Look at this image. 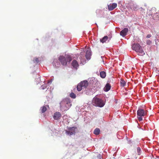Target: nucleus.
Segmentation results:
<instances>
[{"mask_svg":"<svg viewBox=\"0 0 159 159\" xmlns=\"http://www.w3.org/2000/svg\"><path fill=\"white\" fill-rule=\"evenodd\" d=\"M60 105L61 108L64 111L67 110L71 105L70 100L68 98L63 99L60 103Z\"/></svg>","mask_w":159,"mask_h":159,"instance_id":"f257e3e1","label":"nucleus"},{"mask_svg":"<svg viewBox=\"0 0 159 159\" xmlns=\"http://www.w3.org/2000/svg\"><path fill=\"white\" fill-rule=\"evenodd\" d=\"M41 111L42 113H44L45 112L47 109L46 107L43 106L41 108Z\"/></svg>","mask_w":159,"mask_h":159,"instance_id":"6ab92c4d","label":"nucleus"},{"mask_svg":"<svg viewBox=\"0 0 159 159\" xmlns=\"http://www.w3.org/2000/svg\"><path fill=\"white\" fill-rule=\"evenodd\" d=\"M151 36V35L150 34H148L147 36V38H149Z\"/></svg>","mask_w":159,"mask_h":159,"instance_id":"393cba45","label":"nucleus"},{"mask_svg":"<svg viewBox=\"0 0 159 159\" xmlns=\"http://www.w3.org/2000/svg\"><path fill=\"white\" fill-rule=\"evenodd\" d=\"M91 56V53L90 51L89 50H87L85 54L86 58L88 60L90 58Z\"/></svg>","mask_w":159,"mask_h":159,"instance_id":"ddd939ff","label":"nucleus"},{"mask_svg":"<svg viewBox=\"0 0 159 159\" xmlns=\"http://www.w3.org/2000/svg\"><path fill=\"white\" fill-rule=\"evenodd\" d=\"M100 76L102 78H104L106 76V73L104 71H102L100 72Z\"/></svg>","mask_w":159,"mask_h":159,"instance_id":"dca6fc26","label":"nucleus"},{"mask_svg":"<svg viewBox=\"0 0 159 159\" xmlns=\"http://www.w3.org/2000/svg\"><path fill=\"white\" fill-rule=\"evenodd\" d=\"M132 49L138 53L139 55L143 56L145 53L141 46L139 43H134L132 46Z\"/></svg>","mask_w":159,"mask_h":159,"instance_id":"f03ea898","label":"nucleus"},{"mask_svg":"<svg viewBox=\"0 0 159 159\" xmlns=\"http://www.w3.org/2000/svg\"><path fill=\"white\" fill-rule=\"evenodd\" d=\"M75 129L76 127H69L68 129V130L66 131V133L67 134L69 135L75 134Z\"/></svg>","mask_w":159,"mask_h":159,"instance_id":"423d86ee","label":"nucleus"},{"mask_svg":"<svg viewBox=\"0 0 159 159\" xmlns=\"http://www.w3.org/2000/svg\"><path fill=\"white\" fill-rule=\"evenodd\" d=\"M93 105L99 107H102L104 103L103 101L100 98H94L93 100Z\"/></svg>","mask_w":159,"mask_h":159,"instance_id":"20e7f679","label":"nucleus"},{"mask_svg":"<svg viewBox=\"0 0 159 159\" xmlns=\"http://www.w3.org/2000/svg\"><path fill=\"white\" fill-rule=\"evenodd\" d=\"M70 97L73 98H76V95L74 93H71L70 94Z\"/></svg>","mask_w":159,"mask_h":159,"instance_id":"aec40b11","label":"nucleus"},{"mask_svg":"<svg viewBox=\"0 0 159 159\" xmlns=\"http://www.w3.org/2000/svg\"><path fill=\"white\" fill-rule=\"evenodd\" d=\"M47 88V86L46 85H42L40 87V89H46Z\"/></svg>","mask_w":159,"mask_h":159,"instance_id":"4be33fe9","label":"nucleus"},{"mask_svg":"<svg viewBox=\"0 0 159 159\" xmlns=\"http://www.w3.org/2000/svg\"><path fill=\"white\" fill-rule=\"evenodd\" d=\"M133 9L134 10H136L138 9V6L136 5H134L133 7H132Z\"/></svg>","mask_w":159,"mask_h":159,"instance_id":"412c9836","label":"nucleus"},{"mask_svg":"<svg viewBox=\"0 0 159 159\" xmlns=\"http://www.w3.org/2000/svg\"><path fill=\"white\" fill-rule=\"evenodd\" d=\"M120 84L121 86L124 87L126 85V83L124 80L122 79L120 81Z\"/></svg>","mask_w":159,"mask_h":159,"instance_id":"a211bd4d","label":"nucleus"},{"mask_svg":"<svg viewBox=\"0 0 159 159\" xmlns=\"http://www.w3.org/2000/svg\"><path fill=\"white\" fill-rule=\"evenodd\" d=\"M117 6V4L116 3H113L110 4L108 5V9L110 11H112L114 9L116 8Z\"/></svg>","mask_w":159,"mask_h":159,"instance_id":"6e6552de","label":"nucleus"},{"mask_svg":"<svg viewBox=\"0 0 159 159\" xmlns=\"http://www.w3.org/2000/svg\"><path fill=\"white\" fill-rule=\"evenodd\" d=\"M139 9H140V11H142L144 10V9H143V8L142 7L139 8Z\"/></svg>","mask_w":159,"mask_h":159,"instance_id":"bb28decb","label":"nucleus"},{"mask_svg":"<svg viewBox=\"0 0 159 159\" xmlns=\"http://www.w3.org/2000/svg\"><path fill=\"white\" fill-rule=\"evenodd\" d=\"M111 88L110 84L109 83H107L104 88V90L105 91L107 92L110 90Z\"/></svg>","mask_w":159,"mask_h":159,"instance_id":"4468645a","label":"nucleus"},{"mask_svg":"<svg viewBox=\"0 0 159 159\" xmlns=\"http://www.w3.org/2000/svg\"><path fill=\"white\" fill-rule=\"evenodd\" d=\"M72 65L74 68L77 69L79 66V64L76 60H74L72 63Z\"/></svg>","mask_w":159,"mask_h":159,"instance_id":"f8f14e48","label":"nucleus"},{"mask_svg":"<svg viewBox=\"0 0 159 159\" xmlns=\"http://www.w3.org/2000/svg\"><path fill=\"white\" fill-rule=\"evenodd\" d=\"M100 132V130L99 128H97L94 131L93 133L96 135H98Z\"/></svg>","mask_w":159,"mask_h":159,"instance_id":"2eb2a0df","label":"nucleus"},{"mask_svg":"<svg viewBox=\"0 0 159 159\" xmlns=\"http://www.w3.org/2000/svg\"><path fill=\"white\" fill-rule=\"evenodd\" d=\"M156 14H157V15L158 16V17H159V13H156Z\"/></svg>","mask_w":159,"mask_h":159,"instance_id":"cd10ccee","label":"nucleus"},{"mask_svg":"<svg viewBox=\"0 0 159 159\" xmlns=\"http://www.w3.org/2000/svg\"><path fill=\"white\" fill-rule=\"evenodd\" d=\"M112 38V36H109V37L107 36H106L102 38V39H100V41L102 43H104L106 42L107 40L109 39V40H110L111 38Z\"/></svg>","mask_w":159,"mask_h":159,"instance_id":"1a4fd4ad","label":"nucleus"},{"mask_svg":"<svg viewBox=\"0 0 159 159\" xmlns=\"http://www.w3.org/2000/svg\"><path fill=\"white\" fill-rule=\"evenodd\" d=\"M58 60L63 66H66L67 62H70L72 60V58L70 56L67 55L65 56H60L58 58Z\"/></svg>","mask_w":159,"mask_h":159,"instance_id":"7ed1b4c3","label":"nucleus"},{"mask_svg":"<svg viewBox=\"0 0 159 159\" xmlns=\"http://www.w3.org/2000/svg\"><path fill=\"white\" fill-rule=\"evenodd\" d=\"M141 150V149L139 147L137 148V152L138 153V154L139 155H140V152Z\"/></svg>","mask_w":159,"mask_h":159,"instance_id":"5701e85b","label":"nucleus"},{"mask_svg":"<svg viewBox=\"0 0 159 159\" xmlns=\"http://www.w3.org/2000/svg\"><path fill=\"white\" fill-rule=\"evenodd\" d=\"M138 118L139 121L142 120V116H144L146 115V112L142 109H139L137 111Z\"/></svg>","mask_w":159,"mask_h":159,"instance_id":"39448f33","label":"nucleus"},{"mask_svg":"<svg viewBox=\"0 0 159 159\" xmlns=\"http://www.w3.org/2000/svg\"><path fill=\"white\" fill-rule=\"evenodd\" d=\"M83 89H84L83 87L80 85V84L79 83L77 86V89L78 91H80Z\"/></svg>","mask_w":159,"mask_h":159,"instance_id":"f3484780","label":"nucleus"},{"mask_svg":"<svg viewBox=\"0 0 159 159\" xmlns=\"http://www.w3.org/2000/svg\"><path fill=\"white\" fill-rule=\"evenodd\" d=\"M35 61H36L37 63H38V61H39V60H38V58H36L35 59Z\"/></svg>","mask_w":159,"mask_h":159,"instance_id":"a878e982","label":"nucleus"},{"mask_svg":"<svg viewBox=\"0 0 159 159\" xmlns=\"http://www.w3.org/2000/svg\"><path fill=\"white\" fill-rule=\"evenodd\" d=\"M80 83L83 88H86L88 86V83L87 81L84 80L81 81Z\"/></svg>","mask_w":159,"mask_h":159,"instance_id":"9b49d317","label":"nucleus"},{"mask_svg":"<svg viewBox=\"0 0 159 159\" xmlns=\"http://www.w3.org/2000/svg\"><path fill=\"white\" fill-rule=\"evenodd\" d=\"M128 29L127 28H125L123 30H122L120 32V35L124 37L126 35L127 32H128Z\"/></svg>","mask_w":159,"mask_h":159,"instance_id":"9d476101","label":"nucleus"},{"mask_svg":"<svg viewBox=\"0 0 159 159\" xmlns=\"http://www.w3.org/2000/svg\"><path fill=\"white\" fill-rule=\"evenodd\" d=\"M152 43V41L150 40H148L146 41V43L148 45H150Z\"/></svg>","mask_w":159,"mask_h":159,"instance_id":"b1692460","label":"nucleus"},{"mask_svg":"<svg viewBox=\"0 0 159 159\" xmlns=\"http://www.w3.org/2000/svg\"><path fill=\"white\" fill-rule=\"evenodd\" d=\"M61 116V114L59 112H55L53 115V118L54 120H58L60 119Z\"/></svg>","mask_w":159,"mask_h":159,"instance_id":"0eeeda50","label":"nucleus"}]
</instances>
